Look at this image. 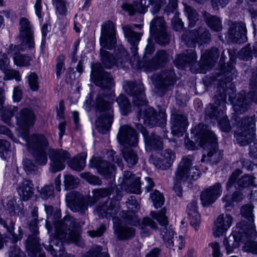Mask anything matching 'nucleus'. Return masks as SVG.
Wrapping results in <instances>:
<instances>
[{"label":"nucleus","mask_w":257,"mask_h":257,"mask_svg":"<svg viewBox=\"0 0 257 257\" xmlns=\"http://www.w3.org/2000/svg\"><path fill=\"white\" fill-rule=\"evenodd\" d=\"M10 143L5 140H0V157L4 160L10 158L12 154Z\"/></svg>","instance_id":"nucleus-47"},{"label":"nucleus","mask_w":257,"mask_h":257,"mask_svg":"<svg viewBox=\"0 0 257 257\" xmlns=\"http://www.w3.org/2000/svg\"><path fill=\"white\" fill-rule=\"evenodd\" d=\"M150 197L156 208L161 207L164 204V199L163 196L158 191H155L151 194Z\"/></svg>","instance_id":"nucleus-54"},{"label":"nucleus","mask_w":257,"mask_h":257,"mask_svg":"<svg viewBox=\"0 0 257 257\" xmlns=\"http://www.w3.org/2000/svg\"><path fill=\"white\" fill-rule=\"evenodd\" d=\"M182 39L187 46L193 47L196 43L202 45L208 43L210 40V34L205 27H200L183 34Z\"/></svg>","instance_id":"nucleus-13"},{"label":"nucleus","mask_w":257,"mask_h":257,"mask_svg":"<svg viewBox=\"0 0 257 257\" xmlns=\"http://www.w3.org/2000/svg\"><path fill=\"white\" fill-rule=\"evenodd\" d=\"M193 139L201 147L207 151L201 159L202 162H209L211 164L218 163L222 158V152L218 149L217 139L215 134L210 131L208 126L200 123L191 130Z\"/></svg>","instance_id":"nucleus-6"},{"label":"nucleus","mask_w":257,"mask_h":257,"mask_svg":"<svg viewBox=\"0 0 257 257\" xmlns=\"http://www.w3.org/2000/svg\"><path fill=\"white\" fill-rule=\"evenodd\" d=\"M255 226L251 224L247 230L238 231V235L240 243L244 244L242 249L244 251L257 254V242L253 240L257 237V232Z\"/></svg>","instance_id":"nucleus-16"},{"label":"nucleus","mask_w":257,"mask_h":257,"mask_svg":"<svg viewBox=\"0 0 257 257\" xmlns=\"http://www.w3.org/2000/svg\"><path fill=\"white\" fill-rule=\"evenodd\" d=\"M187 212L189 217L190 224L196 230H197L200 222V216L197 211L196 202H193L188 205Z\"/></svg>","instance_id":"nucleus-36"},{"label":"nucleus","mask_w":257,"mask_h":257,"mask_svg":"<svg viewBox=\"0 0 257 257\" xmlns=\"http://www.w3.org/2000/svg\"><path fill=\"white\" fill-rule=\"evenodd\" d=\"M81 178H85L88 182L93 185H100L102 183L101 181L98 177L90 173L81 174Z\"/></svg>","instance_id":"nucleus-58"},{"label":"nucleus","mask_w":257,"mask_h":257,"mask_svg":"<svg viewBox=\"0 0 257 257\" xmlns=\"http://www.w3.org/2000/svg\"><path fill=\"white\" fill-rule=\"evenodd\" d=\"M106 227L104 224H101L96 230H88L87 233L91 237H100L104 233Z\"/></svg>","instance_id":"nucleus-60"},{"label":"nucleus","mask_w":257,"mask_h":257,"mask_svg":"<svg viewBox=\"0 0 257 257\" xmlns=\"http://www.w3.org/2000/svg\"><path fill=\"white\" fill-rule=\"evenodd\" d=\"M253 207L251 205H245L243 206L240 209L241 214L242 217L246 219L248 223L245 224L244 222H240L237 224V227L239 228L238 231H245L247 230V228H250L251 224H254L253 223L254 218L253 214L252 213Z\"/></svg>","instance_id":"nucleus-33"},{"label":"nucleus","mask_w":257,"mask_h":257,"mask_svg":"<svg viewBox=\"0 0 257 257\" xmlns=\"http://www.w3.org/2000/svg\"><path fill=\"white\" fill-rule=\"evenodd\" d=\"M19 50L18 46L11 45L10 46L8 53L13 56L14 63L17 66L20 67H26L29 66L31 58L27 55H22L20 53H17L15 51Z\"/></svg>","instance_id":"nucleus-35"},{"label":"nucleus","mask_w":257,"mask_h":257,"mask_svg":"<svg viewBox=\"0 0 257 257\" xmlns=\"http://www.w3.org/2000/svg\"><path fill=\"white\" fill-rule=\"evenodd\" d=\"M123 157L129 167H133L138 162V156L132 149L126 148L122 151Z\"/></svg>","instance_id":"nucleus-44"},{"label":"nucleus","mask_w":257,"mask_h":257,"mask_svg":"<svg viewBox=\"0 0 257 257\" xmlns=\"http://www.w3.org/2000/svg\"><path fill=\"white\" fill-rule=\"evenodd\" d=\"M256 178L249 175H245L238 179L235 184V187L237 189L247 187L249 186L255 185V180Z\"/></svg>","instance_id":"nucleus-46"},{"label":"nucleus","mask_w":257,"mask_h":257,"mask_svg":"<svg viewBox=\"0 0 257 257\" xmlns=\"http://www.w3.org/2000/svg\"><path fill=\"white\" fill-rule=\"evenodd\" d=\"M53 194V187L52 185L45 186L42 188L41 195L43 199H47Z\"/></svg>","instance_id":"nucleus-62"},{"label":"nucleus","mask_w":257,"mask_h":257,"mask_svg":"<svg viewBox=\"0 0 257 257\" xmlns=\"http://www.w3.org/2000/svg\"><path fill=\"white\" fill-rule=\"evenodd\" d=\"M123 88L126 93L133 97L134 104L139 107V110L137 114L139 120L146 125L161 126L165 131L164 127L167 120L165 114L161 112L157 114L153 108L147 106L143 84L125 81L123 84Z\"/></svg>","instance_id":"nucleus-5"},{"label":"nucleus","mask_w":257,"mask_h":257,"mask_svg":"<svg viewBox=\"0 0 257 257\" xmlns=\"http://www.w3.org/2000/svg\"><path fill=\"white\" fill-rule=\"evenodd\" d=\"M67 165L71 169L79 171L80 170V155H77L67 161Z\"/></svg>","instance_id":"nucleus-57"},{"label":"nucleus","mask_w":257,"mask_h":257,"mask_svg":"<svg viewBox=\"0 0 257 257\" xmlns=\"http://www.w3.org/2000/svg\"><path fill=\"white\" fill-rule=\"evenodd\" d=\"M219 57L218 49L212 48L210 50H206L201 56V65L204 69H210Z\"/></svg>","instance_id":"nucleus-34"},{"label":"nucleus","mask_w":257,"mask_h":257,"mask_svg":"<svg viewBox=\"0 0 257 257\" xmlns=\"http://www.w3.org/2000/svg\"><path fill=\"white\" fill-rule=\"evenodd\" d=\"M222 189L221 184L215 183L202 192L200 199L204 206H207L212 204L221 195Z\"/></svg>","instance_id":"nucleus-23"},{"label":"nucleus","mask_w":257,"mask_h":257,"mask_svg":"<svg viewBox=\"0 0 257 257\" xmlns=\"http://www.w3.org/2000/svg\"><path fill=\"white\" fill-rule=\"evenodd\" d=\"M242 194L238 192H234L232 195H226L223 197L222 200L225 203L224 207L226 210H229L234 202H238L242 199Z\"/></svg>","instance_id":"nucleus-45"},{"label":"nucleus","mask_w":257,"mask_h":257,"mask_svg":"<svg viewBox=\"0 0 257 257\" xmlns=\"http://www.w3.org/2000/svg\"><path fill=\"white\" fill-rule=\"evenodd\" d=\"M91 166L96 167L99 173L106 178H110L115 170L114 165L100 158L91 160Z\"/></svg>","instance_id":"nucleus-27"},{"label":"nucleus","mask_w":257,"mask_h":257,"mask_svg":"<svg viewBox=\"0 0 257 257\" xmlns=\"http://www.w3.org/2000/svg\"><path fill=\"white\" fill-rule=\"evenodd\" d=\"M164 1L165 0H149V4L152 6V13L154 15L159 11Z\"/></svg>","instance_id":"nucleus-64"},{"label":"nucleus","mask_w":257,"mask_h":257,"mask_svg":"<svg viewBox=\"0 0 257 257\" xmlns=\"http://www.w3.org/2000/svg\"><path fill=\"white\" fill-rule=\"evenodd\" d=\"M20 38L22 43L31 48L34 47L33 26L26 18H21L19 22Z\"/></svg>","instance_id":"nucleus-18"},{"label":"nucleus","mask_w":257,"mask_h":257,"mask_svg":"<svg viewBox=\"0 0 257 257\" xmlns=\"http://www.w3.org/2000/svg\"><path fill=\"white\" fill-rule=\"evenodd\" d=\"M253 56L257 57V43L252 47L250 44L247 45L238 53L239 58L244 61L251 60Z\"/></svg>","instance_id":"nucleus-40"},{"label":"nucleus","mask_w":257,"mask_h":257,"mask_svg":"<svg viewBox=\"0 0 257 257\" xmlns=\"http://www.w3.org/2000/svg\"><path fill=\"white\" fill-rule=\"evenodd\" d=\"M53 2L56 9V13L60 15H66L67 10L65 1L53 0Z\"/></svg>","instance_id":"nucleus-56"},{"label":"nucleus","mask_w":257,"mask_h":257,"mask_svg":"<svg viewBox=\"0 0 257 257\" xmlns=\"http://www.w3.org/2000/svg\"><path fill=\"white\" fill-rule=\"evenodd\" d=\"M16 123L22 129L27 130L34 124L35 115L30 109L24 108L18 112L16 116Z\"/></svg>","instance_id":"nucleus-25"},{"label":"nucleus","mask_w":257,"mask_h":257,"mask_svg":"<svg viewBox=\"0 0 257 257\" xmlns=\"http://www.w3.org/2000/svg\"><path fill=\"white\" fill-rule=\"evenodd\" d=\"M118 141L123 145L136 146L138 142L137 134L135 129L128 125L121 126L117 135Z\"/></svg>","instance_id":"nucleus-19"},{"label":"nucleus","mask_w":257,"mask_h":257,"mask_svg":"<svg viewBox=\"0 0 257 257\" xmlns=\"http://www.w3.org/2000/svg\"><path fill=\"white\" fill-rule=\"evenodd\" d=\"M92 76L94 79L95 84L101 88H110L113 85L112 77L111 75L104 71L102 65L95 63L92 67Z\"/></svg>","instance_id":"nucleus-17"},{"label":"nucleus","mask_w":257,"mask_h":257,"mask_svg":"<svg viewBox=\"0 0 257 257\" xmlns=\"http://www.w3.org/2000/svg\"><path fill=\"white\" fill-rule=\"evenodd\" d=\"M126 205L131 212H136L139 209V204L134 196H131L126 202Z\"/></svg>","instance_id":"nucleus-61"},{"label":"nucleus","mask_w":257,"mask_h":257,"mask_svg":"<svg viewBox=\"0 0 257 257\" xmlns=\"http://www.w3.org/2000/svg\"><path fill=\"white\" fill-rule=\"evenodd\" d=\"M197 62V55L193 49H188L182 54L176 56L174 64L178 68L185 69L187 67L192 68Z\"/></svg>","instance_id":"nucleus-20"},{"label":"nucleus","mask_w":257,"mask_h":257,"mask_svg":"<svg viewBox=\"0 0 257 257\" xmlns=\"http://www.w3.org/2000/svg\"><path fill=\"white\" fill-rule=\"evenodd\" d=\"M117 208H108L107 203L106 205L99 206L97 207V211L102 216L106 217H112L114 232L117 238L121 240H127L133 237L135 235V229L128 225H121L118 222L117 218L113 216L115 214Z\"/></svg>","instance_id":"nucleus-11"},{"label":"nucleus","mask_w":257,"mask_h":257,"mask_svg":"<svg viewBox=\"0 0 257 257\" xmlns=\"http://www.w3.org/2000/svg\"><path fill=\"white\" fill-rule=\"evenodd\" d=\"M246 29L243 22L234 23L228 30V38L233 43H242L246 41Z\"/></svg>","instance_id":"nucleus-21"},{"label":"nucleus","mask_w":257,"mask_h":257,"mask_svg":"<svg viewBox=\"0 0 257 257\" xmlns=\"http://www.w3.org/2000/svg\"><path fill=\"white\" fill-rule=\"evenodd\" d=\"M150 32L154 35L157 43L160 45L168 44L170 35L166 30V24L162 17L154 18L150 23Z\"/></svg>","instance_id":"nucleus-15"},{"label":"nucleus","mask_w":257,"mask_h":257,"mask_svg":"<svg viewBox=\"0 0 257 257\" xmlns=\"http://www.w3.org/2000/svg\"><path fill=\"white\" fill-rule=\"evenodd\" d=\"M157 224L149 217L144 218L140 224L141 233L144 236L151 234L153 230L157 229Z\"/></svg>","instance_id":"nucleus-38"},{"label":"nucleus","mask_w":257,"mask_h":257,"mask_svg":"<svg viewBox=\"0 0 257 257\" xmlns=\"http://www.w3.org/2000/svg\"><path fill=\"white\" fill-rule=\"evenodd\" d=\"M255 121L254 116H245L237 124L234 137L238 144L244 146L253 144L250 146L249 154L251 158L257 159V142L255 139Z\"/></svg>","instance_id":"nucleus-7"},{"label":"nucleus","mask_w":257,"mask_h":257,"mask_svg":"<svg viewBox=\"0 0 257 257\" xmlns=\"http://www.w3.org/2000/svg\"><path fill=\"white\" fill-rule=\"evenodd\" d=\"M23 168L28 175H35L39 172V168L32 161L25 159L23 160Z\"/></svg>","instance_id":"nucleus-50"},{"label":"nucleus","mask_w":257,"mask_h":257,"mask_svg":"<svg viewBox=\"0 0 257 257\" xmlns=\"http://www.w3.org/2000/svg\"><path fill=\"white\" fill-rule=\"evenodd\" d=\"M100 91L96 98L95 109L97 118L95 125L98 131L102 134H107L113 121V110L112 104L108 101L106 96H101Z\"/></svg>","instance_id":"nucleus-9"},{"label":"nucleus","mask_w":257,"mask_h":257,"mask_svg":"<svg viewBox=\"0 0 257 257\" xmlns=\"http://www.w3.org/2000/svg\"><path fill=\"white\" fill-rule=\"evenodd\" d=\"M185 10L189 21V26L192 27L195 22L198 20V13L196 10L189 6L186 7Z\"/></svg>","instance_id":"nucleus-53"},{"label":"nucleus","mask_w":257,"mask_h":257,"mask_svg":"<svg viewBox=\"0 0 257 257\" xmlns=\"http://www.w3.org/2000/svg\"><path fill=\"white\" fill-rule=\"evenodd\" d=\"M171 123V133L173 135L177 137L182 136L188 125L187 117L178 113L172 115Z\"/></svg>","instance_id":"nucleus-24"},{"label":"nucleus","mask_w":257,"mask_h":257,"mask_svg":"<svg viewBox=\"0 0 257 257\" xmlns=\"http://www.w3.org/2000/svg\"><path fill=\"white\" fill-rule=\"evenodd\" d=\"M20 198L24 201L30 199L34 195V184L31 180L24 179L17 188Z\"/></svg>","instance_id":"nucleus-32"},{"label":"nucleus","mask_w":257,"mask_h":257,"mask_svg":"<svg viewBox=\"0 0 257 257\" xmlns=\"http://www.w3.org/2000/svg\"><path fill=\"white\" fill-rule=\"evenodd\" d=\"M172 58L169 53L164 50L158 51L151 61L148 62L146 66L150 71L156 70L164 66Z\"/></svg>","instance_id":"nucleus-28"},{"label":"nucleus","mask_w":257,"mask_h":257,"mask_svg":"<svg viewBox=\"0 0 257 257\" xmlns=\"http://www.w3.org/2000/svg\"><path fill=\"white\" fill-rule=\"evenodd\" d=\"M116 101L122 111L123 114L126 115L131 110V103L125 95L120 94L116 99Z\"/></svg>","instance_id":"nucleus-48"},{"label":"nucleus","mask_w":257,"mask_h":257,"mask_svg":"<svg viewBox=\"0 0 257 257\" xmlns=\"http://www.w3.org/2000/svg\"><path fill=\"white\" fill-rule=\"evenodd\" d=\"M152 80L155 87L164 93L169 87L174 84L176 78L174 69L169 68L159 73L154 74Z\"/></svg>","instance_id":"nucleus-14"},{"label":"nucleus","mask_w":257,"mask_h":257,"mask_svg":"<svg viewBox=\"0 0 257 257\" xmlns=\"http://www.w3.org/2000/svg\"><path fill=\"white\" fill-rule=\"evenodd\" d=\"M141 29L140 25H126L122 27L125 37L127 39L131 45L132 57L128 59L127 52L122 46H118L114 50L115 57H113L105 49H112L116 43V29L114 23L108 21L101 25V34L99 39L101 48L100 50L101 60L107 68H110L116 64L122 66L123 64L129 61L134 66L139 65V58L138 56V45L141 39L142 34L134 31L135 28Z\"/></svg>","instance_id":"nucleus-1"},{"label":"nucleus","mask_w":257,"mask_h":257,"mask_svg":"<svg viewBox=\"0 0 257 257\" xmlns=\"http://www.w3.org/2000/svg\"><path fill=\"white\" fill-rule=\"evenodd\" d=\"M124 183L128 187V190L132 193H141L140 179V177L134 175L130 171H125L123 174Z\"/></svg>","instance_id":"nucleus-30"},{"label":"nucleus","mask_w":257,"mask_h":257,"mask_svg":"<svg viewBox=\"0 0 257 257\" xmlns=\"http://www.w3.org/2000/svg\"><path fill=\"white\" fill-rule=\"evenodd\" d=\"M3 72L5 73L4 80L15 79L17 81L21 80V75L19 71L8 68L4 70Z\"/></svg>","instance_id":"nucleus-52"},{"label":"nucleus","mask_w":257,"mask_h":257,"mask_svg":"<svg viewBox=\"0 0 257 257\" xmlns=\"http://www.w3.org/2000/svg\"><path fill=\"white\" fill-rule=\"evenodd\" d=\"M64 185L65 188L70 190L77 187L79 183V179L78 177L68 174L64 176Z\"/></svg>","instance_id":"nucleus-51"},{"label":"nucleus","mask_w":257,"mask_h":257,"mask_svg":"<svg viewBox=\"0 0 257 257\" xmlns=\"http://www.w3.org/2000/svg\"><path fill=\"white\" fill-rule=\"evenodd\" d=\"M229 91L216 90V94L213 97L214 104H209L205 108V114L207 118H210L218 122L220 128L224 132H228L231 126L226 114V98ZM231 104V101L228 98ZM233 106V105H232ZM233 108V107L232 106Z\"/></svg>","instance_id":"nucleus-8"},{"label":"nucleus","mask_w":257,"mask_h":257,"mask_svg":"<svg viewBox=\"0 0 257 257\" xmlns=\"http://www.w3.org/2000/svg\"><path fill=\"white\" fill-rule=\"evenodd\" d=\"M84 257H110L107 251L100 245H95Z\"/></svg>","instance_id":"nucleus-49"},{"label":"nucleus","mask_w":257,"mask_h":257,"mask_svg":"<svg viewBox=\"0 0 257 257\" xmlns=\"http://www.w3.org/2000/svg\"><path fill=\"white\" fill-rule=\"evenodd\" d=\"M200 175V172L198 167L192 166L191 157H183L179 164L175 172L173 190L176 194L179 197H181L182 195V189L181 185L182 182L197 180L199 178Z\"/></svg>","instance_id":"nucleus-10"},{"label":"nucleus","mask_w":257,"mask_h":257,"mask_svg":"<svg viewBox=\"0 0 257 257\" xmlns=\"http://www.w3.org/2000/svg\"><path fill=\"white\" fill-rule=\"evenodd\" d=\"M26 248L31 257H45L44 254L40 250L36 240L33 242L31 238H29L26 242Z\"/></svg>","instance_id":"nucleus-43"},{"label":"nucleus","mask_w":257,"mask_h":257,"mask_svg":"<svg viewBox=\"0 0 257 257\" xmlns=\"http://www.w3.org/2000/svg\"><path fill=\"white\" fill-rule=\"evenodd\" d=\"M241 173L242 172L240 169H237L232 173L226 184L227 190L232 186L236 179V178L241 174Z\"/></svg>","instance_id":"nucleus-63"},{"label":"nucleus","mask_w":257,"mask_h":257,"mask_svg":"<svg viewBox=\"0 0 257 257\" xmlns=\"http://www.w3.org/2000/svg\"><path fill=\"white\" fill-rule=\"evenodd\" d=\"M147 0H135L134 4L123 1L121 8L130 16H134L136 13H145L148 9Z\"/></svg>","instance_id":"nucleus-29"},{"label":"nucleus","mask_w":257,"mask_h":257,"mask_svg":"<svg viewBox=\"0 0 257 257\" xmlns=\"http://www.w3.org/2000/svg\"><path fill=\"white\" fill-rule=\"evenodd\" d=\"M55 232L50 235L49 244L45 247L53 255L59 253V257H74L64 253L63 242L74 243L79 245L80 227L78 220L73 217L66 216L63 220L55 224Z\"/></svg>","instance_id":"nucleus-4"},{"label":"nucleus","mask_w":257,"mask_h":257,"mask_svg":"<svg viewBox=\"0 0 257 257\" xmlns=\"http://www.w3.org/2000/svg\"><path fill=\"white\" fill-rule=\"evenodd\" d=\"M0 224L7 229V231L12 235V237L15 242L20 240L23 237V231L20 227H19V234L14 233V222L10 219L4 220L0 217Z\"/></svg>","instance_id":"nucleus-39"},{"label":"nucleus","mask_w":257,"mask_h":257,"mask_svg":"<svg viewBox=\"0 0 257 257\" xmlns=\"http://www.w3.org/2000/svg\"><path fill=\"white\" fill-rule=\"evenodd\" d=\"M28 81L31 90L37 91L39 89L38 77L37 75L32 72L28 77Z\"/></svg>","instance_id":"nucleus-55"},{"label":"nucleus","mask_w":257,"mask_h":257,"mask_svg":"<svg viewBox=\"0 0 257 257\" xmlns=\"http://www.w3.org/2000/svg\"><path fill=\"white\" fill-rule=\"evenodd\" d=\"M68 206L73 212L80 210V194L75 191L69 193L66 198Z\"/></svg>","instance_id":"nucleus-37"},{"label":"nucleus","mask_w":257,"mask_h":257,"mask_svg":"<svg viewBox=\"0 0 257 257\" xmlns=\"http://www.w3.org/2000/svg\"><path fill=\"white\" fill-rule=\"evenodd\" d=\"M239 238L238 235L235 234L230 235L228 237L224 239L223 244L225 247L227 254L231 253L233 249L238 246L239 243Z\"/></svg>","instance_id":"nucleus-42"},{"label":"nucleus","mask_w":257,"mask_h":257,"mask_svg":"<svg viewBox=\"0 0 257 257\" xmlns=\"http://www.w3.org/2000/svg\"><path fill=\"white\" fill-rule=\"evenodd\" d=\"M174 152L171 149L165 150L161 154L160 157L155 161V164L162 170L169 168L175 159Z\"/></svg>","instance_id":"nucleus-31"},{"label":"nucleus","mask_w":257,"mask_h":257,"mask_svg":"<svg viewBox=\"0 0 257 257\" xmlns=\"http://www.w3.org/2000/svg\"><path fill=\"white\" fill-rule=\"evenodd\" d=\"M64 57L63 55L59 56L57 58V63L56 67V73L57 77H59L65 70L64 66Z\"/></svg>","instance_id":"nucleus-59"},{"label":"nucleus","mask_w":257,"mask_h":257,"mask_svg":"<svg viewBox=\"0 0 257 257\" xmlns=\"http://www.w3.org/2000/svg\"><path fill=\"white\" fill-rule=\"evenodd\" d=\"M25 139L29 151L38 164H46L48 161L47 151L48 150L51 171L56 172L64 169L65 162L70 157L68 152L63 150L48 149V141L42 135L36 134L31 136L26 135Z\"/></svg>","instance_id":"nucleus-3"},{"label":"nucleus","mask_w":257,"mask_h":257,"mask_svg":"<svg viewBox=\"0 0 257 257\" xmlns=\"http://www.w3.org/2000/svg\"><path fill=\"white\" fill-rule=\"evenodd\" d=\"M138 128L141 129V131L143 135L147 151H151L154 150L158 151L163 149V141L159 136L154 133L148 135L146 129L142 125H139Z\"/></svg>","instance_id":"nucleus-22"},{"label":"nucleus","mask_w":257,"mask_h":257,"mask_svg":"<svg viewBox=\"0 0 257 257\" xmlns=\"http://www.w3.org/2000/svg\"><path fill=\"white\" fill-rule=\"evenodd\" d=\"M166 214V209H162L160 211L156 212L152 211L151 215L152 217L156 219L161 225L163 226L161 229V235L162 236L164 241L167 247L171 248L174 246V241L173 240L174 232L172 227H166L168 221Z\"/></svg>","instance_id":"nucleus-12"},{"label":"nucleus","mask_w":257,"mask_h":257,"mask_svg":"<svg viewBox=\"0 0 257 257\" xmlns=\"http://www.w3.org/2000/svg\"><path fill=\"white\" fill-rule=\"evenodd\" d=\"M233 218L228 214H221L218 216L213 228V234L219 237L223 234L232 225Z\"/></svg>","instance_id":"nucleus-26"},{"label":"nucleus","mask_w":257,"mask_h":257,"mask_svg":"<svg viewBox=\"0 0 257 257\" xmlns=\"http://www.w3.org/2000/svg\"><path fill=\"white\" fill-rule=\"evenodd\" d=\"M226 58L223 51L219 61L221 67L220 73L212 77L206 76L204 80L207 86L217 85V90L219 91H229V99L232 103L233 110L237 114H242L249 108L252 102H257V74L255 76L253 74L250 79V90L249 92L247 94L243 92L235 94V85L231 82V80L236 75V71L234 67L235 58L230 57L229 62L226 65L222 66Z\"/></svg>","instance_id":"nucleus-2"},{"label":"nucleus","mask_w":257,"mask_h":257,"mask_svg":"<svg viewBox=\"0 0 257 257\" xmlns=\"http://www.w3.org/2000/svg\"><path fill=\"white\" fill-rule=\"evenodd\" d=\"M203 14L205 21L211 29L216 32L221 30V21L218 17L212 16L206 12H204Z\"/></svg>","instance_id":"nucleus-41"}]
</instances>
